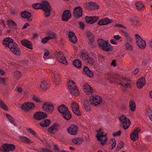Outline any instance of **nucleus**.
<instances>
[{"label": "nucleus", "instance_id": "nucleus-38", "mask_svg": "<svg viewBox=\"0 0 152 152\" xmlns=\"http://www.w3.org/2000/svg\"><path fill=\"white\" fill-rule=\"evenodd\" d=\"M64 118L66 120H70L72 117V115L69 110L62 115Z\"/></svg>", "mask_w": 152, "mask_h": 152}, {"label": "nucleus", "instance_id": "nucleus-48", "mask_svg": "<svg viewBox=\"0 0 152 152\" xmlns=\"http://www.w3.org/2000/svg\"><path fill=\"white\" fill-rule=\"evenodd\" d=\"M6 116L8 119L10 121L11 123H12L15 126L17 125V124L16 123L13 117L11 116L9 114H7Z\"/></svg>", "mask_w": 152, "mask_h": 152}, {"label": "nucleus", "instance_id": "nucleus-56", "mask_svg": "<svg viewBox=\"0 0 152 152\" xmlns=\"http://www.w3.org/2000/svg\"><path fill=\"white\" fill-rule=\"evenodd\" d=\"M126 48L128 50H132L133 49V47L129 44L126 43Z\"/></svg>", "mask_w": 152, "mask_h": 152}, {"label": "nucleus", "instance_id": "nucleus-24", "mask_svg": "<svg viewBox=\"0 0 152 152\" xmlns=\"http://www.w3.org/2000/svg\"><path fill=\"white\" fill-rule=\"evenodd\" d=\"M113 22V20L109 19L108 18H105L99 21L98 24L99 25L102 26L107 25Z\"/></svg>", "mask_w": 152, "mask_h": 152}, {"label": "nucleus", "instance_id": "nucleus-36", "mask_svg": "<svg viewBox=\"0 0 152 152\" xmlns=\"http://www.w3.org/2000/svg\"><path fill=\"white\" fill-rule=\"evenodd\" d=\"M7 24L10 28H17L16 24L12 20H8L7 21Z\"/></svg>", "mask_w": 152, "mask_h": 152}, {"label": "nucleus", "instance_id": "nucleus-20", "mask_svg": "<svg viewBox=\"0 0 152 152\" xmlns=\"http://www.w3.org/2000/svg\"><path fill=\"white\" fill-rule=\"evenodd\" d=\"M99 19V18L97 16L86 17L85 18L86 22L91 24L95 23Z\"/></svg>", "mask_w": 152, "mask_h": 152}, {"label": "nucleus", "instance_id": "nucleus-8", "mask_svg": "<svg viewBox=\"0 0 152 152\" xmlns=\"http://www.w3.org/2000/svg\"><path fill=\"white\" fill-rule=\"evenodd\" d=\"M34 107L35 105L34 103L27 102L23 103L21 106V108L24 111L27 112Z\"/></svg>", "mask_w": 152, "mask_h": 152}, {"label": "nucleus", "instance_id": "nucleus-29", "mask_svg": "<svg viewBox=\"0 0 152 152\" xmlns=\"http://www.w3.org/2000/svg\"><path fill=\"white\" fill-rule=\"evenodd\" d=\"M145 79L144 77H142L139 79L137 83V85L139 88L142 87L145 84Z\"/></svg>", "mask_w": 152, "mask_h": 152}, {"label": "nucleus", "instance_id": "nucleus-26", "mask_svg": "<svg viewBox=\"0 0 152 152\" xmlns=\"http://www.w3.org/2000/svg\"><path fill=\"white\" fill-rule=\"evenodd\" d=\"M31 13L27 11H25L21 13V17L24 18H27L29 21L32 20V19L31 18Z\"/></svg>", "mask_w": 152, "mask_h": 152}, {"label": "nucleus", "instance_id": "nucleus-59", "mask_svg": "<svg viewBox=\"0 0 152 152\" xmlns=\"http://www.w3.org/2000/svg\"><path fill=\"white\" fill-rule=\"evenodd\" d=\"M28 130L33 135H36V132L33 130L31 128H29L28 129Z\"/></svg>", "mask_w": 152, "mask_h": 152}, {"label": "nucleus", "instance_id": "nucleus-43", "mask_svg": "<svg viewBox=\"0 0 152 152\" xmlns=\"http://www.w3.org/2000/svg\"><path fill=\"white\" fill-rule=\"evenodd\" d=\"M85 61L86 64L88 65H94L95 63L94 59L90 56Z\"/></svg>", "mask_w": 152, "mask_h": 152}, {"label": "nucleus", "instance_id": "nucleus-64", "mask_svg": "<svg viewBox=\"0 0 152 152\" xmlns=\"http://www.w3.org/2000/svg\"><path fill=\"white\" fill-rule=\"evenodd\" d=\"M42 151L43 152H53L52 151H50L49 149L45 148H42Z\"/></svg>", "mask_w": 152, "mask_h": 152}, {"label": "nucleus", "instance_id": "nucleus-50", "mask_svg": "<svg viewBox=\"0 0 152 152\" xmlns=\"http://www.w3.org/2000/svg\"><path fill=\"white\" fill-rule=\"evenodd\" d=\"M131 20L132 24L134 25H137L138 23V21L137 18L135 17L131 18Z\"/></svg>", "mask_w": 152, "mask_h": 152}, {"label": "nucleus", "instance_id": "nucleus-14", "mask_svg": "<svg viewBox=\"0 0 152 152\" xmlns=\"http://www.w3.org/2000/svg\"><path fill=\"white\" fill-rule=\"evenodd\" d=\"M43 8L42 9L44 12V15L46 17H48L50 16V14L51 7L50 6L47 1L45 4L44 5Z\"/></svg>", "mask_w": 152, "mask_h": 152}, {"label": "nucleus", "instance_id": "nucleus-10", "mask_svg": "<svg viewBox=\"0 0 152 152\" xmlns=\"http://www.w3.org/2000/svg\"><path fill=\"white\" fill-rule=\"evenodd\" d=\"M102 98L98 95L93 96L90 99V102L93 106H96L99 104L102 101Z\"/></svg>", "mask_w": 152, "mask_h": 152}, {"label": "nucleus", "instance_id": "nucleus-55", "mask_svg": "<svg viewBox=\"0 0 152 152\" xmlns=\"http://www.w3.org/2000/svg\"><path fill=\"white\" fill-rule=\"evenodd\" d=\"M32 99L34 100V101L37 102H41L40 99L38 97L34 95L33 96Z\"/></svg>", "mask_w": 152, "mask_h": 152}, {"label": "nucleus", "instance_id": "nucleus-2", "mask_svg": "<svg viewBox=\"0 0 152 152\" xmlns=\"http://www.w3.org/2000/svg\"><path fill=\"white\" fill-rule=\"evenodd\" d=\"M68 86L70 92L72 95L75 96H78L79 95L78 91L73 81L70 80L68 82Z\"/></svg>", "mask_w": 152, "mask_h": 152}, {"label": "nucleus", "instance_id": "nucleus-42", "mask_svg": "<svg viewBox=\"0 0 152 152\" xmlns=\"http://www.w3.org/2000/svg\"><path fill=\"white\" fill-rule=\"evenodd\" d=\"M84 106L86 111L88 112L91 110V106L88 101L86 100L84 101Z\"/></svg>", "mask_w": 152, "mask_h": 152}, {"label": "nucleus", "instance_id": "nucleus-22", "mask_svg": "<svg viewBox=\"0 0 152 152\" xmlns=\"http://www.w3.org/2000/svg\"><path fill=\"white\" fill-rule=\"evenodd\" d=\"M140 130L138 129L134 130L132 133L131 134L130 138L133 141L137 140L138 138V133Z\"/></svg>", "mask_w": 152, "mask_h": 152}, {"label": "nucleus", "instance_id": "nucleus-21", "mask_svg": "<svg viewBox=\"0 0 152 152\" xmlns=\"http://www.w3.org/2000/svg\"><path fill=\"white\" fill-rule=\"evenodd\" d=\"M21 43L22 45L26 48L30 49H33V44L31 41L26 39L22 40L21 41Z\"/></svg>", "mask_w": 152, "mask_h": 152}, {"label": "nucleus", "instance_id": "nucleus-46", "mask_svg": "<svg viewBox=\"0 0 152 152\" xmlns=\"http://www.w3.org/2000/svg\"><path fill=\"white\" fill-rule=\"evenodd\" d=\"M74 65L76 68H80L81 67V62L78 60H75L73 62Z\"/></svg>", "mask_w": 152, "mask_h": 152}, {"label": "nucleus", "instance_id": "nucleus-53", "mask_svg": "<svg viewBox=\"0 0 152 152\" xmlns=\"http://www.w3.org/2000/svg\"><path fill=\"white\" fill-rule=\"evenodd\" d=\"M124 146V143L122 142H120L118 144L117 146L116 149L118 151L121 148H122Z\"/></svg>", "mask_w": 152, "mask_h": 152}, {"label": "nucleus", "instance_id": "nucleus-18", "mask_svg": "<svg viewBox=\"0 0 152 152\" xmlns=\"http://www.w3.org/2000/svg\"><path fill=\"white\" fill-rule=\"evenodd\" d=\"M82 9L80 7H75L74 10L73 15L75 18H78L82 16Z\"/></svg>", "mask_w": 152, "mask_h": 152}, {"label": "nucleus", "instance_id": "nucleus-40", "mask_svg": "<svg viewBox=\"0 0 152 152\" xmlns=\"http://www.w3.org/2000/svg\"><path fill=\"white\" fill-rule=\"evenodd\" d=\"M87 36L89 40V44H93L94 39V36L90 32H88L87 34Z\"/></svg>", "mask_w": 152, "mask_h": 152}, {"label": "nucleus", "instance_id": "nucleus-13", "mask_svg": "<svg viewBox=\"0 0 152 152\" xmlns=\"http://www.w3.org/2000/svg\"><path fill=\"white\" fill-rule=\"evenodd\" d=\"M72 110L74 113L76 115L80 116L81 113L79 110V107L78 104L75 102H72L71 104Z\"/></svg>", "mask_w": 152, "mask_h": 152}, {"label": "nucleus", "instance_id": "nucleus-57", "mask_svg": "<svg viewBox=\"0 0 152 152\" xmlns=\"http://www.w3.org/2000/svg\"><path fill=\"white\" fill-rule=\"evenodd\" d=\"M147 115L148 116L152 115V110L151 109H148L147 110Z\"/></svg>", "mask_w": 152, "mask_h": 152}, {"label": "nucleus", "instance_id": "nucleus-28", "mask_svg": "<svg viewBox=\"0 0 152 152\" xmlns=\"http://www.w3.org/2000/svg\"><path fill=\"white\" fill-rule=\"evenodd\" d=\"M69 40L73 43H75L77 41V38L75 33L72 31L69 32Z\"/></svg>", "mask_w": 152, "mask_h": 152}, {"label": "nucleus", "instance_id": "nucleus-27", "mask_svg": "<svg viewBox=\"0 0 152 152\" xmlns=\"http://www.w3.org/2000/svg\"><path fill=\"white\" fill-rule=\"evenodd\" d=\"M13 40L11 38L8 37L5 38L3 41V44L6 47L10 48V45H12L14 43Z\"/></svg>", "mask_w": 152, "mask_h": 152}, {"label": "nucleus", "instance_id": "nucleus-25", "mask_svg": "<svg viewBox=\"0 0 152 152\" xmlns=\"http://www.w3.org/2000/svg\"><path fill=\"white\" fill-rule=\"evenodd\" d=\"M58 124L57 123H55L48 129V132L51 134H54L58 131Z\"/></svg>", "mask_w": 152, "mask_h": 152}, {"label": "nucleus", "instance_id": "nucleus-44", "mask_svg": "<svg viewBox=\"0 0 152 152\" xmlns=\"http://www.w3.org/2000/svg\"><path fill=\"white\" fill-rule=\"evenodd\" d=\"M130 109L131 111H134L135 110L136 105L135 102L131 100L129 102Z\"/></svg>", "mask_w": 152, "mask_h": 152}, {"label": "nucleus", "instance_id": "nucleus-6", "mask_svg": "<svg viewBox=\"0 0 152 152\" xmlns=\"http://www.w3.org/2000/svg\"><path fill=\"white\" fill-rule=\"evenodd\" d=\"M15 149V147L14 145L6 143L1 146L0 150L4 152H9L14 151Z\"/></svg>", "mask_w": 152, "mask_h": 152}, {"label": "nucleus", "instance_id": "nucleus-47", "mask_svg": "<svg viewBox=\"0 0 152 152\" xmlns=\"http://www.w3.org/2000/svg\"><path fill=\"white\" fill-rule=\"evenodd\" d=\"M0 107L5 110H8V107L4 102L0 99Z\"/></svg>", "mask_w": 152, "mask_h": 152}, {"label": "nucleus", "instance_id": "nucleus-3", "mask_svg": "<svg viewBox=\"0 0 152 152\" xmlns=\"http://www.w3.org/2000/svg\"><path fill=\"white\" fill-rule=\"evenodd\" d=\"M97 134L96 137L97 138V140L100 142L102 144H104L107 140V134H104L103 132L101 129L97 131Z\"/></svg>", "mask_w": 152, "mask_h": 152}, {"label": "nucleus", "instance_id": "nucleus-31", "mask_svg": "<svg viewBox=\"0 0 152 152\" xmlns=\"http://www.w3.org/2000/svg\"><path fill=\"white\" fill-rule=\"evenodd\" d=\"M83 74L90 77H92L94 75L93 72L87 66H85L83 68Z\"/></svg>", "mask_w": 152, "mask_h": 152}, {"label": "nucleus", "instance_id": "nucleus-11", "mask_svg": "<svg viewBox=\"0 0 152 152\" xmlns=\"http://www.w3.org/2000/svg\"><path fill=\"white\" fill-rule=\"evenodd\" d=\"M57 60L60 62L65 64L67 65L68 62L66 61L63 53L61 52H59L56 54Z\"/></svg>", "mask_w": 152, "mask_h": 152}, {"label": "nucleus", "instance_id": "nucleus-63", "mask_svg": "<svg viewBox=\"0 0 152 152\" xmlns=\"http://www.w3.org/2000/svg\"><path fill=\"white\" fill-rule=\"evenodd\" d=\"M54 149L57 151H59V148L58 147V145L56 144H54Z\"/></svg>", "mask_w": 152, "mask_h": 152}, {"label": "nucleus", "instance_id": "nucleus-41", "mask_svg": "<svg viewBox=\"0 0 152 152\" xmlns=\"http://www.w3.org/2000/svg\"><path fill=\"white\" fill-rule=\"evenodd\" d=\"M72 142L74 144L80 145L82 142V139L81 138H75L72 140Z\"/></svg>", "mask_w": 152, "mask_h": 152}, {"label": "nucleus", "instance_id": "nucleus-30", "mask_svg": "<svg viewBox=\"0 0 152 152\" xmlns=\"http://www.w3.org/2000/svg\"><path fill=\"white\" fill-rule=\"evenodd\" d=\"M83 74L90 77H92L94 75L93 72L87 66H85L83 68Z\"/></svg>", "mask_w": 152, "mask_h": 152}, {"label": "nucleus", "instance_id": "nucleus-33", "mask_svg": "<svg viewBox=\"0 0 152 152\" xmlns=\"http://www.w3.org/2000/svg\"><path fill=\"white\" fill-rule=\"evenodd\" d=\"M47 1H45L42 2V3H37L34 4L32 5V7L35 9H42L44 4H45Z\"/></svg>", "mask_w": 152, "mask_h": 152}, {"label": "nucleus", "instance_id": "nucleus-34", "mask_svg": "<svg viewBox=\"0 0 152 152\" xmlns=\"http://www.w3.org/2000/svg\"><path fill=\"white\" fill-rule=\"evenodd\" d=\"M51 121L48 119H46L43 120L39 124L43 127H47L51 124Z\"/></svg>", "mask_w": 152, "mask_h": 152}, {"label": "nucleus", "instance_id": "nucleus-45", "mask_svg": "<svg viewBox=\"0 0 152 152\" xmlns=\"http://www.w3.org/2000/svg\"><path fill=\"white\" fill-rule=\"evenodd\" d=\"M89 56L87 53H82L80 56V58L83 61H86V60L88 58Z\"/></svg>", "mask_w": 152, "mask_h": 152}, {"label": "nucleus", "instance_id": "nucleus-19", "mask_svg": "<svg viewBox=\"0 0 152 152\" xmlns=\"http://www.w3.org/2000/svg\"><path fill=\"white\" fill-rule=\"evenodd\" d=\"M71 17V14L70 11L68 10H66L63 13L62 20L64 21H68Z\"/></svg>", "mask_w": 152, "mask_h": 152}, {"label": "nucleus", "instance_id": "nucleus-1", "mask_svg": "<svg viewBox=\"0 0 152 152\" xmlns=\"http://www.w3.org/2000/svg\"><path fill=\"white\" fill-rule=\"evenodd\" d=\"M97 43L99 46L103 50L105 51H111L113 48L107 41H105L102 39L98 40Z\"/></svg>", "mask_w": 152, "mask_h": 152}, {"label": "nucleus", "instance_id": "nucleus-23", "mask_svg": "<svg viewBox=\"0 0 152 152\" xmlns=\"http://www.w3.org/2000/svg\"><path fill=\"white\" fill-rule=\"evenodd\" d=\"M83 90L87 95L91 94L94 92L93 89L89 85L86 84L83 87Z\"/></svg>", "mask_w": 152, "mask_h": 152}, {"label": "nucleus", "instance_id": "nucleus-52", "mask_svg": "<svg viewBox=\"0 0 152 152\" xmlns=\"http://www.w3.org/2000/svg\"><path fill=\"white\" fill-rule=\"evenodd\" d=\"M14 77L15 78H18L21 76L22 74L20 72L16 71L14 72Z\"/></svg>", "mask_w": 152, "mask_h": 152}, {"label": "nucleus", "instance_id": "nucleus-16", "mask_svg": "<svg viewBox=\"0 0 152 152\" xmlns=\"http://www.w3.org/2000/svg\"><path fill=\"white\" fill-rule=\"evenodd\" d=\"M47 117L46 114L45 113L38 112L36 113L34 115L33 117L37 120H41L46 118Z\"/></svg>", "mask_w": 152, "mask_h": 152}, {"label": "nucleus", "instance_id": "nucleus-9", "mask_svg": "<svg viewBox=\"0 0 152 152\" xmlns=\"http://www.w3.org/2000/svg\"><path fill=\"white\" fill-rule=\"evenodd\" d=\"M135 37L137 39V43L139 47L141 49H144L146 47V44L145 41L142 39L140 36L137 34L135 35Z\"/></svg>", "mask_w": 152, "mask_h": 152}, {"label": "nucleus", "instance_id": "nucleus-49", "mask_svg": "<svg viewBox=\"0 0 152 152\" xmlns=\"http://www.w3.org/2000/svg\"><path fill=\"white\" fill-rule=\"evenodd\" d=\"M137 9L138 10H141L144 7L143 4L140 2H137L135 4Z\"/></svg>", "mask_w": 152, "mask_h": 152}, {"label": "nucleus", "instance_id": "nucleus-62", "mask_svg": "<svg viewBox=\"0 0 152 152\" xmlns=\"http://www.w3.org/2000/svg\"><path fill=\"white\" fill-rule=\"evenodd\" d=\"M79 24L80 27L82 29H84L85 27L84 23L82 22H80Z\"/></svg>", "mask_w": 152, "mask_h": 152}, {"label": "nucleus", "instance_id": "nucleus-15", "mask_svg": "<svg viewBox=\"0 0 152 152\" xmlns=\"http://www.w3.org/2000/svg\"><path fill=\"white\" fill-rule=\"evenodd\" d=\"M86 8L88 10H97L99 9V6L97 4L94 2H89L85 4Z\"/></svg>", "mask_w": 152, "mask_h": 152}, {"label": "nucleus", "instance_id": "nucleus-17", "mask_svg": "<svg viewBox=\"0 0 152 152\" xmlns=\"http://www.w3.org/2000/svg\"><path fill=\"white\" fill-rule=\"evenodd\" d=\"M78 128L77 126L74 125H71L67 129V132L72 135H76L77 134V131Z\"/></svg>", "mask_w": 152, "mask_h": 152}, {"label": "nucleus", "instance_id": "nucleus-58", "mask_svg": "<svg viewBox=\"0 0 152 152\" xmlns=\"http://www.w3.org/2000/svg\"><path fill=\"white\" fill-rule=\"evenodd\" d=\"M112 141L113 142V143L112 144V148L111 149H113L116 146V143L115 140L114 139L112 140Z\"/></svg>", "mask_w": 152, "mask_h": 152}, {"label": "nucleus", "instance_id": "nucleus-4", "mask_svg": "<svg viewBox=\"0 0 152 152\" xmlns=\"http://www.w3.org/2000/svg\"><path fill=\"white\" fill-rule=\"evenodd\" d=\"M9 48L13 54L18 56L21 55V52L20 48L15 42L13 43L12 45H10Z\"/></svg>", "mask_w": 152, "mask_h": 152}, {"label": "nucleus", "instance_id": "nucleus-60", "mask_svg": "<svg viewBox=\"0 0 152 152\" xmlns=\"http://www.w3.org/2000/svg\"><path fill=\"white\" fill-rule=\"evenodd\" d=\"M50 54V53L48 50L45 49L44 50V55L45 56H47Z\"/></svg>", "mask_w": 152, "mask_h": 152}, {"label": "nucleus", "instance_id": "nucleus-51", "mask_svg": "<svg viewBox=\"0 0 152 152\" xmlns=\"http://www.w3.org/2000/svg\"><path fill=\"white\" fill-rule=\"evenodd\" d=\"M52 38L48 36L43 38L42 40V42L43 43H46L47 41L50 39H52Z\"/></svg>", "mask_w": 152, "mask_h": 152}, {"label": "nucleus", "instance_id": "nucleus-32", "mask_svg": "<svg viewBox=\"0 0 152 152\" xmlns=\"http://www.w3.org/2000/svg\"><path fill=\"white\" fill-rule=\"evenodd\" d=\"M51 74H53L52 77L54 81L56 82H58L60 81V77L58 74L54 70L51 71Z\"/></svg>", "mask_w": 152, "mask_h": 152}, {"label": "nucleus", "instance_id": "nucleus-39", "mask_svg": "<svg viewBox=\"0 0 152 152\" xmlns=\"http://www.w3.org/2000/svg\"><path fill=\"white\" fill-rule=\"evenodd\" d=\"M19 138L20 141L23 142L28 144L30 142L29 139L26 137L20 136L19 137Z\"/></svg>", "mask_w": 152, "mask_h": 152}, {"label": "nucleus", "instance_id": "nucleus-5", "mask_svg": "<svg viewBox=\"0 0 152 152\" xmlns=\"http://www.w3.org/2000/svg\"><path fill=\"white\" fill-rule=\"evenodd\" d=\"M119 120L121 121V123L123 125L124 129H127L129 127L131 123L129 120L124 115L119 117Z\"/></svg>", "mask_w": 152, "mask_h": 152}, {"label": "nucleus", "instance_id": "nucleus-37", "mask_svg": "<svg viewBox=\"0 0 152 152\" xmlns=\"http://www.w3.org/2000/svg\"><path fill=\"white\" fill-rule=\"evenodd\" d=\"M49 86V84L45 81H43L40 84V87L43 90H45L48 89Z\"/></svg>", "mask_w": 152, "mask_h": 152}, {"label": "nucleus", "instance_id": "nucleus-35", "mask_svg": "<svg viewBox=\"0 0 152 152\" xmlns=\"http://www.w3.org/2000/svg\"><path fill=\"white\" fill-rule=\"evenodd\" d=\"M58 111L62 115L63 113L68 111V109L66 105L62 104L58 107Z\"/></svg>", "mask_w": 152, "mask_h": 152}, {"label": "nucleus", "instance_id": "nucleus-61", "mask_svg": "<svg viewBox=\"0 0 152 152\" xmlns=\"http://www.w3.org/2000/svg\"><path fill=\"white\" fill-rule=\"evenodd\" d=\"M114 39H115L116 40L118 41L120 39L121 37H120L119 35H116L114 36Z\"/></svg>", "mask_w": 152, "mask_h": 152}, {"label": "nucleus", "instance_id": "nucleus-12", "mask_svg": "<svg viewBox=\"0 0 152 152\" xmlns=\"http://www.w3.org/2000/svg\"><path fill=\"white\" fill-rule=\"evenodd\" d=\"M42 108L44 111L51 113L54 110L53 105L51 103L46 102L43 104Z\"/></svg>", "mask_w": 152, "mask_h": 152}, {"label": "nucleus", "instance_id": "nucleus-54", "mask_svg": "<svg viewBox=\"0 0 152 152\" xmlns=\"http://www.w3.org/2000/svg\"><path fill=\"white\" fill-rule=\"evenodd\" d=\"M121 134V131L120 130H119L117 132H116L113 134L112 135L113 137H115L117 136H120Z\"/></svg>", "mask_w": 152, "mask_h": 152}, {"label": "nucleus", "instance_id": "nucleus-7", "mask_svg": "<svg viewBox=\"0 0 152 152\" xmlns=\"http://www.w3.org/2000/svg\"><path fill=\"white\" fill-rule=\"evenodd\" d=\"M118 84L125 88H130L131 87L132 81L127 78H123L121 80Z\"/></svg>", "mask_w": 152, "mask_h": 152}]
</instances>
